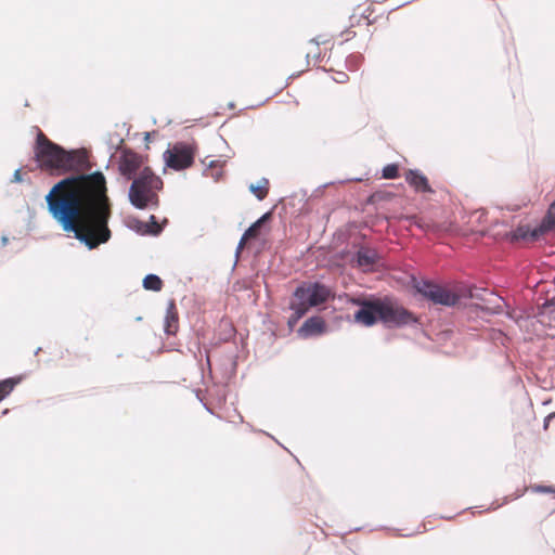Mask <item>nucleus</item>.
Wrapping results in <instances>:
<instances>
[{"label":"nucleus","instance_id":"nucleus-11","mask_svg":"<svg viewBox=\"0 0 555 555\" xmlns=\"http://www.w3.org/2000/svg\"><path fill=\"white\" fill-rule=\"evenodd\" d=\"M164 330L167 335H175L179 330V314L175 300L167 305Z\"/></svg>","mask_w":555,"mask_h":555},{"label":"nucleus","instance_id":"nucleus-22","mask_svg":"<svg viewBox=\"0 0 555 555\" xmlns=\"http://www.w3.org/2000/svg\"><path fill=\"white\" fill-rule=\"evenodd\" d=\"M366 12H369V14H371L372 13L371 8H366Z\"/></svg>","mask_w":555,"mask_h":555},{"label":"nucleus","instance_id":"nucleus-7","mask_svg":"<svg viewBox=\"0 0 555 555\" xmlns=\"http://www.w3.org/2000/svg\"><path fill=\"white\" fill-rule=\"evenodd\" d=\"M145 166V157L141 154L125 149L118 157L119 173L128 180H133Z\"/></svg>","mask_w":555,"mask_h":555},{"label":"nucleus","instance_id":"nucleus-16","mask_svg":"<svg viewBox=\"0 0 555 555\" xmlns=\"http://www.w3.org/2000/svg\"><path fill=\"white\" fill-rule=\"evenodd\" d=\"M163 285L164 283L158 275L149 274L143 279V287L147 291L159 292Z\"/></svg>","mask_w":555,"mask_h":555},{"label":"nucleus","instance_id":"nucleus-18","mask_svg":"<svg viewBox=\"0 0 555 555\" xmlns=\"http://www.w3.org/2000/svg\"><path fill=\"white\" fill-rule=\"evenodd\" d=\"M399 177V166L397 164H388L383 168L384 179H396Z\"/></svg>","mask_w":555,"mask_h":555},{"label":"nucleus","instance_id":"nucleus-17","mask_svg":"<svg viewBox=\"0 0 555 555\" xmlns=\"http://www.w3.org/2000/svg\"><path fill=\"white\" fill-rule=\"evenodd\" d=\"M17 383L18 380L14 378H7L0 382V401L12 392Z\"/></svg>","mask_w":555,"mask_h":555},{"label":"nucleus","instance_id":"nucleus-13","mask_svg":"<svg viewBox=\"0 0 555 555\" xmlns=\"http://www.w3.org/2000/svg\"><path fill=\"white\" fill-rule=\"evenodd\" d=\"M325 331V322L320 317H312L305 321L299 328V333L305 336L322 334Z\"/></svg>","mask_w":555,"mask_h":555},{"label":"nucleus","instance_id":"nucleus-21","mask_svg":"<svg viewBox=\"0 0 555 555\" xmlns=\"http://www.w3.org/2000/svg\"><path fill=\"white\" fill-rule=\"evenodd\" d=\"M344 34H346L345 40H349L351 37L356 36V33L351 29H347Z\"/></svg>","mask_w":555,"mask_h":555},{"label":"nucleus","instance_id":"nucleus-15","mask_svg":"<svg viewBox=\"0 0 555 555\" xmlns=\"http://www.w3.org/2000/svg\"><path fill=\"white\" fill-rule=\"evenodd\" d=\"M249 191L259 199L262 201L267 197L269 193V180L262 178L258 181L257 184H250Z\"/></svg>","mask_w":555,"mask_h":555},{"label":"nucleus","instance_id":"nucleus-2","mask_svg":"<svg viewBox=\"0 0 555 555\" xmlns=\"http://www.w3.org/2000/svg\"><path fill=\"white\" fill-rule=\"evenodd\" d=\"M163 189V180L150 167H144L133 178L129 188V202L138 209L157 207L158 192Z\"/></svg>","mask_w":555,"mask_h":555},{"label":"nucleus","instance_id":"nucleus-3","mask_svg":"<svg viewBox=\"0 0 555 555\" xmlns=\"http://www.w3.org/2000/svg\"><path fill=\"white\" fill-rule=\"evenodd\" d=\"M333 296L330 287L318 282L298 286L294 292V300L291 302L293 310L291 320L297 322L310 308L325 304Z\"/></svg>","mask_w":555,"mask_h":555},{"label":"nucleus","instance_id":"nucleus-12","mask_svg":"<svg viewBox=\"0 0 555 555\" xmlns=\"http://www.w3.org/2000/svg\"><path fill=\"white\" fill-rule=\"evenodd\" d=\"M270 217L271 215L269 212L264 214L244 232L238 243V249H242L248 241L259 237L263 223L269 220Z\"/></svg>","mask_w":555,"mask_h":555},{"label":"nucleus","instance_id":"nucleus-4","mask_svg":"<svg viewBox=\"0 0 555 555\" xmlns=\"http://www.w3.org/2000/svg\"><path fill=\"white\" fill-rule=\"evenodd\" d=\"M416 291L425 298L436 305L454 306L459 302L461 295L447 287L435 284L430 281H421L415 284Z\"/></svg>","mask_w":555,"mask_h":555},{"label":"nucleus","instance_id":"nucleus-6","mask_svg":"<svg viewBox=\"0 0 555 555\" xmlns=\"http://www.w3.org/2000/svg\"><path fill=\"white\" fill-rule=\"evenodd\" d=\"M164 159L169 168L182 170L193 165L194 150L188 144L176 143L164 153Z\"/></svg>","mask_w":555,"mask_h":555},{"label":"nucleus","instance_id":"nucleus-10","mask_svg":"<svg viewBox=\"0 0 555 555\" xmlns=\"http://www.w3.org/2000/svg\"><path fill=\"white\" fill-rule=\"evenodd\" d=\"M405 181L415 192L420 193H433V189L429 185L428 179L418 170L409 169L404 173Z\"/></svg>","mask_w":555,"mask_h":555},{"label":"nucleus","instance_id":"nucleus-8","mask_svg":"<svg viewBox=\"0 0 555 555\" xmlns=\"http://www.w3.org/2000/svg\"><path fill=\"white\" fill-rule=\"evenodd\" d=\"M350 301L360 307V309L354 313V321L357 323L364 326H372L379 321L380 299L366 300L352 298Z\"/></svg>","mask_w":555,"mask_h":555},{"label":"nucleus","instance_id":"nucleus-9","mask_svg":"<svg viewBox=\"0 0 555 555\" xmlns=\"http://www.w3.org/2000/svg\"><path fill=\"white\" fill-rule=\"evenodd\" d=\"M553 228H555V201L550 206L547 215L540 227L533 229L532 231L525 227H519L514 231L513 238L519 240L530 237L534 241Z\"/></svg>","mask_w":555,"mask_h":555},{"label":"nucleus","instance_id":"nucleus-1","mask_svg":"<svg viewBox=\"0 0 555 555\" xmlns=\"http://www.w3.org/2000/svg\"><path fill=\"white\" fill-rule=\"evenodd\" d=\"M34 157L43 171L74 173L55 183L46 196L48 210L63 231L73 232L90 249L106 243L112 204L104 175L86 173L92 167L87 151H66L38 129Z\"/></svg>","mask_w":555,"mask_h":555},{"label":"nucleus","instance_id":"nucleus-5","mask_svg":"<svg viewBox=\"0 0 555 555\" xmlns=\"http://www.w3.org/2000/svg\"><path fill=\"white\" fill-rule=\"evenodd\" d=\"M379 321L387 325H405L414 321L413 314L390 299H380Z\"/></svg>","mask_w":555,"mask_h":555},{"label":"nucleus","instance_id":"nucleus-19","mask_svg":"<svg viewBox=\"0 0 555 555\" xmlns=\"http://www.w3.org/2000/svg\"><path fill=\"white\" fill-rule=\"evenodd\" d=\"M334 80L338 83H346L349 80V76L344 72H338L335 75Z\"/></svg>","mask_w":555,"mask_h":555},{"label":"nucleus","instance_id":"nucleus-20","mask_svg":"<svg viewBox=\"0 0 555 555\" xmlns=\"http://www.w3.org/2000/svg\"><path fill=\"white\" fill-rule=\"evenodd\" d=\"M13 181L14 182H21L22 181V175H21V170L20 169L15 170V172L13 175Z\"/></svg>","mask_w":555,"mask_h":555},{"label":"nucleus","instance_id":"nucleus-14","mask_svg":"<svg viewBox=\"0 0 555 555\" xmlns=\"http://www.w3.org/2000/svg\"><path fill=\"white\" fill-rule=\"evenodd\" d=\"M378 260V254L374 249L361 248L357 253V263L364 271H370Z\"/></svg>","mask_w":555,"mask_h":555}]
</instances>
